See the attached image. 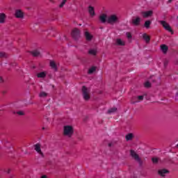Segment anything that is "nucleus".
Here are the masks:
<instances>
[{
  "label": "nucleus",
  "mask_w": 178,
  "mask_h": 178,
  "mask_svg": "<svg viewBox=\"0 0 178 178\" xmlns=\"http://www.w3.org/2000/svg\"><path fill=\"white\" fill-rule=\"evenodd\" d=\"M142 37H143L144 41H145L146 44H149V41H151V37L149 35H148V34H147V33H143L142 35Z\"/></svg>",
  "instance_id": "9d476101"
},
{
  "label": "nucleus",
  "mask_w": 178,
  "mask_h": 178,
  "mask_svg": "<svg viewBox=\"0 0 178 178\" xmlns=\"http://www.w3.org/2000/svg\"><path fill=\"white\" fill-rule=\"evenodd\" d=\"M41 178H48V177H47V175H42V176L41 177Z\"/></svg>",
  "instance_id": "58836bf2"
},
{
  "label": "nucleus",
  "mask_w": 178,
  "mask_h": 178,
  "mask_svg": "<svg viewBox=\"0 0 178 178\" xmlns=\"http://www.w3.org/2000/svg\"><path fill=\"white\" fill-rule=\"evenodd\" d=\"M42 129L45 130V127H42Z\"/></svg>",
  "instance_id": "37998d69"
},
{
  "label": "nucleus",
  "mask_w": 178,
  "mask_h": 178,
  "mask_svg": "<svg viewBox=\"0 0 178 178\" xmlns=\"http://www.w3.org/2000/svg\"><path fill=\"white\" fill-rule=\"evenodd\" d=\"M82 95L85 101H88L90 99V89L87 88L86 86L82 87Z\"/></svg>",
  "instance_id": "7ed1b4c3"
},
{
  "label": "nucleus",
  "mask_w": 178,
  "mask_h": 178,
  "mask_svg": "<svg viewBox=\"0 0 178 178\" xmlns=\"http://www.w3.org/2000/svg\"><path fill=\"white\" fill-rule=\"evenodd\" d=\"M88 13L91 17H94V16H95V10H94V7L91 6L88 7Z\"/></svg>",
  "instance_id": "4468645a"
},
{
  "label": "nucleus",
  "mask_w": 178,
  "mask_h": 178,
  "mask_svg": "<svg viewBox=\"0 0 178 178\" xmlns=\"http://www.w3.org/2000/svg\"><path fill=\"white\" fill-rule=\"evenodd\" d=\"M99 19L100 20V22L102 23H106L107 20H108V18H107V16L106 14H102L99 17Z\"/></svg>",
  "instance_id": "9b49d317"
},
{
  "label": "nucleus",
  "mask_w": 178,
  "mask_h": 178,
  "mask_svg": "<svg viewBox=\"0 0 178 178\" xmlns=\"http://www.w3.org/2000/svg\"><path fill=\"white\" fill-rule=\"evenodd\" d=\"M116 111H118V108H111L108 111V113H115V112H116Z\"/></svg>",
  "instance_id": "bb28decb"
},
{
  "label": "nucleus",
  "mask_w": 178,
  "mask_h": 178,
  "mask_svg": "<svg viewBox=\"0 0 178 178\" xmlns=\"http://www.w3.org/2000/svg\"><path fill=\"white\" fill-rule=\"evenodd\" d=\"M168 173L169 170L166 169H161L158 171V174L159 175V176H161V177H165L166 175H168Z\"/></svg>",
  "instance_id": "1a4fd4ad"
},
{
  "label": "nucleus",
  "mask_w": 178,
  "mask_h": 178,
  "mask_svg": "<svg viewBox=\"0 0 178 178\" xmlns=\"http://www.w3.org/2000/svg\"><path fill=\"white\" fill-rule=\"evenodd\" d=\"M50 67H51V69H54V70H58V66L54 60H50Z\"/></svg>",
  "instance_id": "6ab92c4d"
},
{
  "label": "nucleus",
  "mask_w": 178,
  "mask_h": 178,
  "mask_svg": "<svg viewBox=\"0 0 178 178\" xmlns=\"http://www.w3.org/2000/svg\"><path fill=\"white\" fill-rule=\"evenodd\" d=\"M95 70H97V67H90V68L89 69L88 73V74H92V73H93L94 72H95Z\"/></svg>",
  "instance_id": "393cba45"
},
{
  "label": "nucleus",
  "mask_w": 178,
  "mask_h": 178,
  "mask_svg": "<svg viewBox=\"0 0 178 178\" xmlns=\"http://www.w3.org/2000/svg\"><path fill=\"white\" fill-rule=\"evenodd\" d=\"M85 37L87 41H91V40H92V35H91V34L87 31L85 32Z\"/></svg>",
  "instance_id": "412c9836"
},
{
  "label": "nucleus",
  "mask_w": 178,
  "mask_h": 178,
  "mask_svg": "<svg viewBox=\"0 0 178 178\" xmlns=\"http://www.w3.org/2000/svg\"><path fill=\"white\" fill-rule=\"evenodd\" d=\"M37 77H38V79H44V77H47V72H39L37 74Z\"/></svg>",
  "instance_id": "a211bd4d"
},
{
  "label": "nucleus",
  "mask_w": 178,
  "mask_h": 178,
  "mask_svg": "<svg viewBox=\"0 0 178 178\" xmlns=\"http://www.w3.org/2000/svg\"><path fill=\"white\" fill-rule=\"evenodd\" d=\"M17 115H19L20 116H23V115H24V113H23V111H17Z\"/></svg>",
  "instance_id": "72a5a7b5"
},
{
  "label": "nucleus",
  "mask_w": 178,
  "mask_h": 178,
  "mask_svg": "<svg viewBox=\"0 0 178 178\" xmlns=\"http://www.w3.org/2000/svg\"><path fill=\"white\" fill-rule=\"evenodd\" d=\"M160 48L163 54H167L168 51H169V47L166 44H161Z\"/></svg>",
  "instance_id": "ddd939ff"
},
{
  "label": "nucleus",
  "mask_w": 178,
  "mask_h": 178,
  "mask_svg": "<svg viewBox=\"0 0 178 178\" xmlns=\"http://www.w3.org/2000/svg\"><path fill=\"white\" fill-rule=\"evenodd\" d=\"M127 38H132L131 33L130 32H127Z\"/></svg>",
  "instance_id": "473e14b6"
},
{
  "label": "nucleus",
  "mask_w": 178,
  "mask_h": 178,
  "mask_svg": "<svg viewBox=\"0 0 178 178\" xmlns=\"http://www.w3.org/2000/svg\"><path fill=\"white\" fill-rule=\"evenodd\" d=\"M6 173H10V169H8L7 170L5 171Z\"/></svg>",
  "instance_id": "f704fd0d"
},
{
  "label": "nucleus",
  "mask_w": 178,
  "mask_h": 178,
  "mask_svg": "<svg viewBox=\"0 0 178 178\" xmlns=\"http://www.w3.org/2000/svg\"><path fill=\"white\" fill-rule=\"evenodd\" d=\"M13 113H16V112H14Z\"/></svg>",
  "instance_id": "49530a36"
},
{
  "label": "nucleus",
  "mask_w": 178,
  "mask_h": 178,
  "mask_svg": "<svg viewBox=\"0 0 178 178\" xmlns=\"http://www.w3.org/2000/svg\"><path fill=\"white\" fill-rule=\"evenodd\" d=\"M6 19V15L5 13H0V23L3 24L5 23V19Z\"/></svg>",
  "instance_id": "f3484780"
},
{
  "label": "nucleus",
  "mask_w": 178,
  "mask_h": 178,
  "mask_svg": "<svg viewBox=\"0 0 178 178\" xmlns=\"http://www.w3.org/2000/svg\"><path fill=\"white\" fill-rule=\"evenodd\" d=\"M10 178H13V176L10 177Z\"/></svg>",
  "instance_id": "a18cd8bd"
},
{
  "label": "nucleus",
  "mask_w": 178,
  "mask_h": 178,
  "mask_svg": "<svg viewBox=\"0 0 178 178\" xmlns=\"http://www.w3.org/2000/svg\"><path fill=\"white\" fill-rule=\"evenodd\" d=\"M177 95H178V93L177 92V93H176V97H177Z\"/></svg>",
  "instance_id": "c03bdc74"
},
{
  "label": "nucleus",
  "mask_w": 178,
  "mask_h": 178,
  "mask_svg": "<svg viewBox=\"0 0 178 178\" xmlns=\"http://www.w3.org/2000/svg\"><path fill=\"white\" fill-rule=\"evenodd\" d=\"M149 26H151V21L147 20L145 22V27L146 29H149Z\"/></svg>",
  "instance_id": "a878e982"
},
{
  "label": "nucleus",
  "mask_w": 178,
  "mask_h": 178,
  "mask_svg": "<svg viewBox=\"0 0 178 178\" xmlns=\"http://www.w3.org/2000/svg\"><path fill=\"white\" fill-rule=\"evenodd\" d=\"M172 1H173V0H168V3H170L172 2Z\"/></svg>",
  "instance_id": "ea45409f"
},
{
  "label": "nucleus",
  "mask_w": 178,
  "mask_h": 178,
  "mask_svg": "<svg viewBox=\"0 0 178 178\" xmlns=\"http://www.w3.org/2000/svg\"><path fill=\"white\" fill-rule=\"evenodd\" d=\"M51 3H55V0H49Z\"/></svg>",
  "instance_id": "4c0bfd02"
},
{
  "label": "nucleus",
  "mask_w": 178,
  "mask_h": 178,
  "mask_svg": "<svg viewBox=\"0 0 178 178\" xmlns=\"http://www.w3.org/2000/svg\"><path fill=\"white\" fill-rule=\"evenodd\" d=\"M72 36L74 40H79L80 38V30L76 28L74 29L72 32Z\"/></svg>",
  "instance_id": "423d86ee"
},
{
  "label": "nucleus",
  "mask_w": 178,
  "mask_h": 178,
  "mask_svg": "<svg viewBox=\"0 0 178 178\" xmlns=\"http://www.w3.org/2000/svg\"><path fill=\"white\" fill-rule=\"evenodd\" d=\"M152 161L153 163H156L158 162V161H159V159L156 158V157H153L152 159Z\"/></svg>",
  "instance_id": "7c9ffc66"
},
{
  "label": "nucleus",
  "mask_w": 178,
  "mask_h": 178,
  "mask_svg": "<svg viewBox=\"0 0 178 178\" xmlns=\"http://www.w3.org/2000/svg\"><path fill=\"white\" fill-rule=\"evenodd\" d=\"M137 99H138L139 101H143V99H144V96L143 95L138 96Z\"/></svg>",
  "instance_id": "2f4dec72"
},
{
  "label": "nucleus",
  "mask_w": 178,
  "mask_h": 178,
  "mask_svg": "<svg viewBox=\"0 0 178 178\" xmlns=\"http://www.w3.org/2000/svg\"><path fill=\"white\" fill-rule=\"evenodd\" d=\"M160 23L165 29V30H167V31H169L170 33H172V34H173V30H172V27H170V25H169V24H168L165 21H160Z\"/></svg>",
  "instance_id": "20e7f679"
},
{
  "label": "nucleus",
  "mask_w": 178,
  "mask_h": 178,
  "mask_svg": "<svg viewBox=\"0 0 178 178\" xmlns=\"http://www.w3.org/2000/svg\"><path fill=\"white\" fill-rule=\"evenodd\" d=\"M0 83H3V79L0 76Z\"/></svg>",
  "instance_id": "e433bc0d"
},
{
  "label": "nucleus",
  "mask_w": 178,
  "mask_h": 178,
  "mask_svg": "<svg viewBox=\"0 0 178 178\" xmlns=\"http://www.w3.org/2000/svg\"><path fill=\"white\" fill-rule=\"evenodd\" d=\"M119 22V17L118 15L113 14L108 17L107 23L109 24H115Z\"/></svg>",
  "instance_id": "f03ea898"
},
{
  "label": "nucleus",
  "mask_w": 178,
  "mask_h": 178,
  "mask_svg": "<svg viewBox=\"0 0 178 178\" xmlns=\"http://www.w3.org/2000/svg\"><path fill=\"white\" fill-rule=\"evenodd\" d=\"M73 133H74L73 130V127L70 125L64 126L63 136H65L67 137H72V136H73Z\"/></svg>",
  "instance_id": "f257e3e1"
},
{
  "label": "nucleus",
  "mask_w": 178,
  "mask_h": 178,
  "mask_svg": "<svg viewBox=\"0 0 178 178\" xmlns=\"http://www.w3.org/2000/svg\"><path fill=\"white\" fill-rule=\"evenodd\" d=\"M31 54L33 56H40L41 55V53L38 50H33L31 51Z\"/></svg>",
  "instance_id": "5701e85b"
},
{
  "label": "nucleus",
  "mask_w": 178,
  "mask_h": 178,
  "mask_svg": "<svg viewBox=\"0 0 178 178\" xmlns=\"http://www.w3.org/2000/svg\"><path fill=\"white\" fill-rule=\"evenodd\" d=\"M141 22V18L140 17H136V19H132V23L134 26H138Z\"/></svg>",
  "instance_id": "2eb2a0df"
},
{
  "label": "nucleus",
  "mask_w": 178,
  "mask_h": 178,
  "mask_svg": "<svg viewBox=\"0 0 178 178\" xmlns=\"http://www.w3.org/2000/svg\"><path fill=\"white\" fill-rule=\"evenodd\" d=\"M108 147H112V143H108Z\"/></svg>",
  "instance_id": "79ce46f5"
},
{
  "label": "nucleus",
  "mask_w": 178,
  "mask_h": 178,
  "mask_svg": "<svg viewBox=\"0 0 178 178\" xmlns=\"http://www.w3.org/2000/svg\"><path fill=\"white\" fill-rule=\"evenodd\" d=\"M33 147L35 151H36V152H38V154H39V155H40L42 158H44V153L42 152V151H41V145L40 143H37L33 145Z\"/></svg>",
  "instance_id": "39448f33"
},
{
  "label": "nucleus",
  "mask_w": 178,
  "mask_h": 178,
  "mask_svg": "<svg viewBox=\"0 0 178 178\" xmlns=\"http://www.w3.org/2000/svg\"><path fill=\"white\" fill-rule=\"evenodd\" d=\"M88 54L89 55H93L94 56H95V55H97V49H89Z\"/></svg>",
  "instance_id": "b1692460"
},
{
  "label": "nucleus",
  "mask_w": 178,
  "mask_h": 178,
  "mask_svg": "<svg viewBox=\"0 0 178 178\" xmlns=\"http://www.w3.org/2000/svg\"><path fill=\"white\" fill-rule=\"evenodd\" d=\"M66 1L67 0H63L62 3L59 5V8H63V6H65V4L66 3Z\"/></svg>",
  "instance_id": "c85d7f7f"
},
{
  "label": "nucleus",
  "mask_w": 178,
  "mask_h": 178,
  "mask_svg": "<svg viewBox=\"0 0 178 178\" xmlns=\"http://www.w3.org/2000/svg\"><path fill=\"white\" fill-rule=\"evenodd\" d=\"M0 58H6V54L3 51H0Z\"/></svg>",
  "instance_id": "c756f323"
},
{
  "label": "nucleus",
  "mask_w": 178,
  "mask_h": 178,
  "mask_svg": "<svg viewBox=\"0 0 178 178\" xmlns=\"http://www.w3.org/2000/svg\"><path fill=\"white\" fill-rule=\"evenodd\" d=\"M164 66H168V60H165V62H164Z\"/></svg>",
  "instance_id": "c9c22d12"
},
{
  "label": "nucleus",
  "mask_w": 178,
  "mask_h": 178,
  "mask_svg": "<svg viewBox=\"0 0 178 178\" xmlns=\"http://www.w3.org/2000/svg\"><path fill=\"white\" fill-rule=\"evenodd\" d=\"M130 155L133 158V159H135L137 162H141V159H140V156L137 154V153L134 150L130 151Z\"/></svg>",
  "instance_id": "0eeeda50"
},
{
  "label": "nucleus",
  "mask_w": 178,
  "mask_h": 178,
  "mask_svg": "<svg viewBox=\"0 0 178 178\" xmlns=\"http://www.w3.org/2000/svg\"><path fill=\"white\" fill-rule=\"evenodd\" d=\"M39 97H40V98H47V97H48V93H47L44 91H41L39 93Z\"/></svg>",
  "instance_id": "4be33fe9"
},
{
  "label": "nucleus",
  "mask_w": 178,
  "mask_h": 178,
  "mask_svg": "<svg viewBox=\"0 0 178 178\" xmlns=\"http://www.w3.org/2000/svg\"><path fill=\"white\" fill-rule=\"evenodd\" d=\"M134 137V135L133 134H128L125 136V138L127 141H131Z\"/></svg>",
  "instance_id": "aec40b11"
},
{
  "label": "nucleus",
  "mask_w": 178,
  "mask_h": 178,
  "mask_svg": "<svg viewBox=\"0 0 178 178\" xmlns=\"http://www.w3.org/2000/svg\"><path fill=\"white\" fill-rule=\"evenodd\" d=\"M152 10L145 11L142 13L143 17L147 18L152 16Z\"/></svg>",
  "instance_id": "f8f14e48"
},
{
  "label": "nucleus",
  "mask_w": 178,
  "mask_h": 178,
  "mask_svg": "<svg viewBox=\"0 0 178 178\" xmlns=\"http://www.w3.org/2000/svg\"><path fill=\"white\" fill-rule=\"evenodd\" d=\"M15 16L17 19H23V17H24V13H23V11H22V10H16Z\"/></svg>",
  "instance_id": "6e6552de"
},
{
  "label": "nucleus",
  "mask_w": 178,
  "mask_h": 178,
  "mask_svg": "<svg viewBox=\"0 0 178 178\" xmlns=\"http://www.w3.org/2000/svg\"><path fill=\"white\" fill-rule=\"evenodd\" d=\"M145 87L146 88H149V87H151V83H149V81H147L145 83Z\"/></svg>",
  "instance_id": "cd10ccee"
},
{
  "label": "nucleus",
  "mask_w": 178,
  "mask_h": 178,
  "mask_svg": "<svg viewBox=\"0 0 178 178\" xmlns=\"http://www.w3.org/2000/svg\"><path fill=\"white\" fill-rule=\"evenodd\" d=\"M115 44L116 45H119L120 47H124V45H125L124 42H123V40H122V39H117L115 40Z\"/></svg>",
  "instance_id": "dca6fc26"
},
{
  "label": "nucleus",
  "mask_w": 178,
  "mask_h": 178,
  "mask_svg": "<svg viewBox=\"0 0 178 178\" xmlns=\"http://www.w3.org/2000/svg\"><path fill=\"white\" fill-rule=\"evenodd\" d=\"M136 102H138V100H136L135 102H132V104H136Z\"/></svg>",
  "instance_id": "a19ab883"
}]
</instances>
